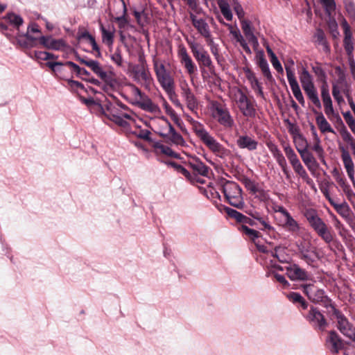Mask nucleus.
I'll use <instances>...</instances> for the list:
<instances>
[{
  "instance_id": "1",
  "label": "nucleus",
  "mask_w": 355,
  "mask_h": 355,
  "mask_svg": "<svg viewBox=\"0 0 355 355\" xmlns=\"http://www.w3.org/2000/svg\"><path fill=\"white\" fill-rule=\"evenodd\" d=\"M304 216L309 226L326 244L329 245L334 241L336 238L334 230L319 216L315 209H306Z\"/></svg>"
},
{
  "instance_id": "2",
  "label": "nucleus",
  "mask_w": 355,
  "mask_h": 355,
  "mask_svg": "<svg viewBox=\"0 0 355 355\" xmlns=\"http://www.w3.org/2000/svg\"><path fill=\"white\" fill-rule=\"evenodd\" d=\"M192 128L200 141L217 157L224 159L227 157L230 151L220 144L205 128L200 122L192 119L191 121Z\"/></svg>"
},
{
  "instance_id": "3",
  "label": "nucleus",
  "mask_w": 355,
  "mask_h": 355,
  "mask_svg": "<svg viewBox=\"0 0 355 355\" xmlns=\"http://www.w3.org/2000/svg\"><path fill=\"white\" fill-rule=\"evenodd\" d=\"M153 68L157 81L170 96L171 99H172V96L175 95V81L173 76L166 69L165 65L157 60H153Z\"/></svg>"
},
{
  "instance_id": "4",
  "label": "nucleus",
  "mask_w": 355,
  "mask_h": 355,
  "mask_svg": "<svg viewBox=\"0 0 355 355\" xmlns=\"http://www.w3.org/2000/svg\"><path fill=\"white\" fill-rule=\"evenodd\" d=\"M222 192L225 201L232 207L238 209H242L244 207L242 189L236 182L227 181L222 187Z\"/></svg>"
},
{
  "instance_id": "5",
  "label": "nucleus",
  "mask_w": 355,
  "mask_h": 355,
  "mask_svg": "<svg viewBox=\"0 0 355 355\" xmlns=\"http://www.w3.org/2000/svg\"><path fill=\"white\" fill-rule=\"evenodd\" d=\"M300 80L302 84V89L306 94L309 99L318 109L322 107L320 101L318 97V92L313 82V78L306 68H302L300 73Z\"/></svg>"
},
{
  "instance_id": "6",
  "label": "nucleus",
  "mask_w": 355,
  "mask_h": 355,
  "mask_svg": "<svg viewBox=\"0 0 355 355\" xmlns=\"http://www.w3.org/2000/svg\"><path fill=\"white\" fill-rule=\"evenodd\" d=\"M211 116L225 130H231L235 125L228 108L218 102L212 103Z\"/></svg>"
},
{
  "instance_id": "7",
  "label": "nucleus",
  "mask_w": 355,
  "mask_h": 355,
  "mask_svg": "<svg viewBox=\"0 0 355 355\" xmlns=\"http://www.w3.org/2000/svg\"><path fill=\"white\" fill-rule=\"evenodd\" d=\"M187 42L193 57L198 62L200 68L202 69L203 68L207 67L210 71L213 70L214 66L211 57L203 46L189 39H187Z\"/></svg>"
},
{
  "instance_id": "8",
  "label": "nucleus",
  "mask_w": 355,
  "mask_h": 355,
  "mask_svg": "<svg viewBox=\"0 0 355 355\" xmlns=\"http://www.w3.org/2000/svg\"><path fill=\"white\" fill-rule=\"evenodd\" d=\"M304 318L311 327L317 332H323L327 328L329 323L318 307L311 306L305 313H302Z\"/></svg>"
},
{
  "instance_id": "9",
  "label": "nucleus",
  "mask_w": 355,
  "mask_h": 355,
  "mask_svg": "<svg viewBox=\"0 0 355 355\" xmlns=\"http://www.w3.org/2000/svg\"><path fill=\"white\" fill-rule=\"evenodd\" d=\"M236 103L242 114L247 118H254L257 114L256 102L252 96H248L239 89Z\"/></svg>"
},
{
  "instance_id": "10",
  "label": "nucleus",
  "mask_w": 355,
  "mask_h": 355,
  "mask_svg": "<svg viewBox=\"0 0 355 355\" xmlns=\"http://www.w3.org/2000/svg\"><path fill=\"white\" fill-rule=\"evenodd\" d=\"M189 18L191 21L192 25L197 30L198 33L205 39V40L213 37L209 25V24H214L213 17L209 16L198 17L193 12H189Z\"/></svg>"
},
{
  "instance_id": "11",
  "label": "nucleus",
  "mask_w": 355,
  "mask_h": 355,
  "mask_svg": "<svg viewBox=\"0 0 355 355\" xmlns=\"http://www.w3.org/2000/svg\"><path fill=\"white\" fill-rule=\"evenodd\" d=\"M275 211L282 215L279 225L292 235H298L301 229L300 225L293 218L288 210L283 206H279Z\"/></svg>"
},
{
  "instance_id": "12",
  "label": "nucleus",
  "mask_w": 355,
  "mask_h": 355,
  "mask_svg": "<svg viewBox=\"0 0 355 355\" xmlns=\"http://www.w3.org/2000/svg\"><path fill=\"white\" fill-rule=\"evenodd\" d=\"M132 78L134 80L144 87L146 89H150L153 83V78L149 71L148 67L137 65L132 70Z\"/></svg>"
},
{
  "instance_id": "13",
  "label": "nucleus",
  "mask_w": 355,
  "mask_h": 355,
  "mask_svg": "<svg viewBox=\"0 0 355 355\" xmlns=\"http://www.w3.org/2000/svg\"><path fill=\"white\" fill-rule=\"evenodd\" d=\"M310 281L311 282L302 284L300 288L311 302L315 304L320 303L324 297L325 291L316 284L315 280L312 279Z\"/></svg>"
},
{
  "instance_id": "14",
  "label": "nucleus",
  "mask_w": 355,
  "mask_h": 355,
  "mask_svg": "<svg viewBox=\"0 0 355 355\" xmlns=\"http://www.w3.org/2000/svg\"><path fill=\"white\" fill-rule=\"evenodd\" d=\"M126 110L128 107L125 104L116 101V105L107 117L118 125L125 128L128 125L125 119H132L130 114L123 112V110Z\"/></svg>"
},
{
  "instance_id": "15",
  "label": "nucleus",
  "mask_w": 355,
  "mask_h": 355,
  "mask_svg": "<svg viewBox=\"0 0 355 355\" xmlns=\"http://www.w3.org/2000/svg\"><path fill=\"white\" fill-rule=\"evenodd\" d=\"M324 345L331 354H338L344 349L345 341L335 330H331L327 332Z\"/></svg>"
},
{
  "instance_id": "16",
  "label": "nucleus",
  "mask_w": 355,
  "mask_h": 355,
  "mask_svg": "<svg viewBox=\"0 0 355 355\" xmlns=\"http://www.w3.org/2000/svg\"><path fill=\"white\" fill-rule=\"evenodd\" d=\"M286 270L288 278L292 281L305 282L312 280V275L296 263H292L286 266Z\"/></svg>"
},
{
  "instance_id": "17",
  "label": "nucleus",
  "mask_w": 355,
  "mask_h": 355,
  "mask_svg": "<svg viewBox=\"0 0 355 355\" xmlns=\"http://www.w3.org/2000/svg\"><path fill=\"white\" fill-rule=\"evenodd\" d=\"M266 146L272 153L273 157L276 159V162L278 163L279 166L281 167L283 173L286 175V179L290 180L291 175L288 170L286 159L282 153L281 150L279 149L278 146L271 141H267Z\"/></svg>"
},
{
  "instance_id": "18",
  "label": "nucleus",
  "mask_w": 355,
  "mask_h": 355,
  "mask_svg": "<svg viewBox=\"0 0 355 355\" xmlns=\"http://www.w3.org/2000/svg\"><path fill=\"white\" fill-rule=\"evenodd\" d=\"M178 56L180 63L184 66L187 72L190 75H193L197 71V67L189 55L186 47L183 44L178 46Z\"/></svg>"
},
{
  "instance_id": "19",
  "label": "nucleus",
  "mask_w": 355,
  "mask_h": 355,
  "mask_svg": "<svg viewBox=\"0 0 355 355\" xmlns=\"http://www.w3.org/2000/svg\"><path fill=\"white\" fill-rule=\"evenodd\" d=\"M285 69L286 71L287 79L293 94L300 104L304 107L305 105V101L300 88L299 84L295 76V73L293 69L287 65L285 66Z\"/></svg>"
},
{
  "instance_id": "20",
  "label": "nucleus",
  "mask_w": 355,
  "mask_h": 355,
  "mask_svg": "<svg viewBox=\"0 0 355 355\" xmlns=\"http://www.w3.org/2000/svg\"><path fill=\"white\" fill-rule=\"evenodd\" d=\"M187 165L192 171L193 175L207 177L210 168L205 165L198 157H193L189 159Z\"/></svg>"
},
{
  "instance_id": "21",
  "label": "nucleus",
  "mask_w": 355,
  "mask_h": 355,
  "mask_svg": "<svg viewBox=\"0 0 355 355\" xmlns=\"http://www.w3.org/2000/svg\"><path fill=\"white\" fill-rule=\"evenodd\" d=\"M336 327L338 330L347 338L355 341V327L351 324L343 314L336 320Z\"/></svg>"
},
{
  "instance_id": "22",
  "label": "nucleus",
  "mask_w": 355,
  "mask_h": 355,
  "mask_svg": "<svg viewBox=\"0 0 355 355\" xmlns=\"http://www.w3.org/2000/svg\"><path fill=\"white\" fill-rule=\"evenodd\" d=\"M224 211L229 218L234 219L237 223L245 225H249L252 227H257V222L252 218H249L235 209L225 207Z\"/></svg>"
},
{
  "instance_id": "23",
  "label": "nucleus",
  "mask_w": 355,
  "mask_h": 355,
  "mask_svg": "<svg viewBox=\"0 0 355 355\" xmlns=\"http://www.w3.org/2000/svg\"><path fill=\"white\" fill-rule=\"evenodd\" d=\"M341 151V158L346 169L348 177L352 182L353 184L355 185V178H354V164L352 159L350 156L349 153L343 147L340 148Z\"/></svg>"
},
{
  "instance_id": "24",
  "label": "nucleus",
  "mask_w": 355,
  "mask_h": 355,
  "mask_svg": "<svg viewBox=\"0 0 355 355\" xmlns=\"http://www.w3.org/2000/svg\"><path fill=\"white\" fill-rule=\"evenodd\" d=\"M333 176L336 179L338 184L342 188L343 192L346 195L347 199L351 200V199L354 196V193L350 185L347 182L346 178L342 173H340L337 169H334L332 172Z\"/></svg>"
},
{
  "instance_id": "25",
  "label": "nucleus",
  "mask_w": 355,
  "mask_h": 355,
  "mask_svg": "<svg viewBox=\"0 0 355 355\" xmlns=\"http://www.w3.org/2000/svg\"><path fill=\"white\" fill-rule=\"evenodd\" d=\"M321 97L324 104V112L327 117H331V114L334 113V110L327 82H324L321 87Z\"/></svg>"
},
{
  "instance_id": "26",
  "label": "nucleus",
  "mask_w": 355,
  "mask_h": 355,
  "mask_svg": "<svg viewBox=\"0 0 355 355\" xmlns=\"http://www.w3.org/2000/svg\"><path fill=\"white\" fill-rule=\"evenodd\" d=\"M258 141L248 135H239L236 139V145L241 149H247L254 151L257 149Z\"/></svg>"
},
{
  "instance_id": "27",
  "label": "nucleus",
  "mask_w": 355,
  "mask_h": 355,
  "mask_svg": "<svg viewBox=\"0 0 355 355\" xmlns=\"http://www.w3.org/2000/svg\"><path fill=\"white\" fill-rule=\"evenodd\" d=\"M115 5H117L122 9V14L121 16L114 17V21L118 24L120 29L125 28L129 23L128 17L127 15V7L123 0H115Z\"/></svg>"
},
{
  "instance_id": "28",
  "label": "nucleus",
  "mask_w": 355,
  "mask_h": 355,
  "mask_svg": "<svg viewBox=\"0 0 355 355\" xmlns=\"http://www.w3.org/2000/svg\"><path fill=\"white\" fill-rule=\"evenodd\" d=\"M39 42L48 49L60 50L65 46L62 40H55L51 36H42L39 38Z\"/></svg>"
},
{
  "instance_id": "29",
  "label": "nucleus",
  "mask_w": 355,
  "mask_h": 355,
  "mask_svg": "<svg viewBox=\"0 0 355 355\" xmlns=\"http://www.w3.org/2000/svg\"><path fill=\"white\" fill-rule=\"evenodd\" d=\"M249 214L255 221L257 220L261 226L259 227L261 230L266 232L268 234L275 232L274 227L270 224L267 216H261V214L257 211L249 213Z\"/></svg>"
},
{
  "instance_id": "30",
  "label": "nucleus",
  "mask_w": 355,
  "mask_h": 355,
  "mask_svg": "<svg viewBox=\"0 0 355 355\" xmlns=\"http://www.w3.org/2000/svg\"><path fill=\"white\" fill-rule=\"evenodd\" d=\"M136 104L143 110L151 113L160 112L159 106L155 104L152 100L146 94L139 100L136 102Z\"/></svg>"
},
{
  "instance_id": "31",
  "label": "nucleus",
  "mask_w": 355,
  "mask_h": 355,
  "mask_svg": "<svg viewBox=\"0 0 355 355\" xmlns=\"http://www.w3.org/2000/svg\"><path fill=\"white\" fill-rule=\"evenodd\" d=\"M162 119L166 121L168 130V132L166 134H161V135L163 137H169L172 142H173L175 144L180 145L182 144L184 141L182 137V136L176 132L174 127L172 125V124L168 121V119L165 117H162Z\"/></svg>"
},
{
  "instance_id": "32",
  "label": "nucleus",
  "mask_w": 355,
  "mask_h": 355,
  "mask_svg": "<svg viewBox=\"0 0 355 355\" xmlns=\"http://www.w3.org/2000/svg\"><path fill=\"white\" fill-rule=\"evenodd\" d=\"M241 28L248 42L253 45H258V40L253 33L250 21L245 19L241 21Z\"/></svg>"
},
{
  "instance_id": "33",
  "label": "nucleus",
  "mask_w": 355,
  "mask_h": 355,
  "mask_svg": "<svg viewBox=\"0 0 355 355\" xmlns=\"http://www.w3.org/2000/svg\"><path fill=\"white\" fill-rule=\"evenodd\" d=\"M313 112L314 114H315L317 115L315 117V121H316L319 130L321 131V132H322V133H325V132L335 133L334 130L331 127L330 124L327 121V119L324 118V116L322 112H318L314 109H313Z\"/></svg>"
},
{
  "instance_id": "34",
  "label": "nucleus",
  "mask_w": 355,
  "mask_h": 355,
  "mask_svg": "<svg viewBox=\"0 0 355 355\" xmlns=\"http://www.w3.org/2000/svg\"><path fill=\"white\" fill-rule=\"evenodd\" d=\"M344 34L343 45L346 53L347 55L352 54L354 50L353 37L349 26L347 23L345 24Z\"/></svg>"
},
{
  "instance_id": "35",
  "label": "nucleus",
  "mask_w": 355,
  "mask_h": 355,
  "mask_svg": "<svg viewBox=\"0 0 355 355\" xmlns=\"http://www.w3.org/2000/svg\"><path fill=\"white\" fill-rule=\"evenodd\" d=\"M182 96L184 98L187 107L191 110L194 111L197 110L198 108V103L197 100L194 96V94L192 93L190 88H189L187 86L182 88Z\"/></svg>"
},
{
  "instance_id": "36",
  "label": "nucleus",
  "mask_w": 355,
  "mask_h": 355,
  "mask_svg": "<svg viewBox=\"0 0 355 355\" xmlns=\"http://www.w3.org/2000/svg\"><path fill=\"white\" fill-rule=\"evenodd\" d=\"M257 64L261 69L263 75L268 80H270L272 79V76L270 73L269 66L266 59L264 57V55L262 52L258 53L256 55Z\"/></svg>"
},
{
  "instance_id": "37",
  "label": "nucleus",
  "mask_w": 355,
  "mask_h": 355,
  "mask_svg": "<svg viewBox=\"0 0 355 355\" xmlns=\"http://www.w3.org/2000/svg\"><path fill=\"white\" fill-rule=\"evenodd\" d=\"M238 230L254 243H255L256 240L261 236L259 231L251 229L245 225H240L238 227Z\"/></svg>"
},
{
  "instance_id": "38",
  "label": "nucleus",
  "mask_w": 355,
  "mask_h": 355,
  "mask_svg": "<svg viewBox=\"0 0 355 355\" xmlns=\"http://www.w3.org/2000/svg\"><path fill=\"white\" fill-rule=\"evenodd\" d=\"M283 148L285 155L293 168L301 163L297 154L288 144L283 145Z\"/></svg>"
},
{
  "instance_id": "39",
  "label": "nucleus",
  "mask_w": 355,
  "mask_h": 355,
  "mask_svg": "<svg viewBox=\"0 0 355 355\" xmlns=\"http://www.w3.org/2000/svg\"><path fill=\"white\" fill-rule=\"evenodd\" d=\"M336 87L339 93L343 92L346 96L349 95V89L345 80V76L343 72H340L336 83L333 85L332 88Z\"/></svg>"
},
{
  "instance_id": "40",
  "label": "nucleus",
  "mask_w": 355,
  "mask_h": 355,
  "mask_svg": "<svg viewBox=\"0 0 355 355\" xmlns=\"http://www.w3.org/2000/svg\"><path fill=\"white\" fill-rule=\"evenodd\" d=\"M330 205L336 209L339 215L343 218H347L350 214V208L346 202H343L341 204H338L334 200Z\"/></svg>"
},
{
  "instance_id": "41",
  "label": "nucleus",
  "mask_w": 355,
  "mask_h": 355,
  "mask_svg": "<svg viewBox=\"0 0 355 355\" xmlns=\"http://www.w3.org/2000/svg\"><path fill=\"white\" fill-rule=\"evenodd\" d=\"M87 67H89L101 79L105 80L107 79V74L102 69L98 61L91 60L89 63H87Z\"/></svg>"
},
{
  "instance_id": "42",
  "label": "nucleus",
  "mask_w": 355,
  "mask_h": 355,
  "mask_svg": "<svg viewBox=\"0 0 355 355\" xmlns=\"http://www.w3.org/2000/svg\"><path fill=\"white\" fill-rule=\"evenodd\" d=\"M272 255L281 263H287L289 259L288 254L286 253V248L282 246L275 247Z\"/></svg>"
},
{
  "instance_id": "43",
  "label": "nucleus",
  "mask_w": 355,
  "mask_h": 355,
  "mask_svg": "<svg viewBox=\"0 0 355 355\" xmlns=\"http://www.w3.org/2000/svg\"><path fill=\"white\" fill-rule=\"evenodd\" d=\"M314 38L315 39V42L319 45L323 46L325 51H329V45L326 40V36L324 32L320 29L318 28L314 34Z\"/></svg>"
},
{
  "instance_id": "44",
  "label": "nucleus",
  "mask_w": 355,
  "mask_h": 355,
  "mask_svg": "<svg viewBox=\"0 0 355 355\" xmlns=\"http://www.w3.org/2000/svg\"><path fill=\"white\" fill-rule=\"evenodd\" d=\"M154 146L157 153H161L171 157H178V154L173 151L172 149L167 146L160 143H156Z\"/></svg>"
},
{
  "instance_id": "45",
  "label": "nucleus",
  "mask_w": 355,
  "mask_h": 355,
  "mask_svg": "<svg viewBox=\"0 0 355 355\" xmlns=\"http://www.w3.org/2000/svg\"><path fill=\"white\" fill-rule=\"evenodd\" d=\"M298 255L300 259L304 260L308 265H312L314 259L309 254V250L303 245L298 247Z\"/></svg>"
},
{
  "instance_id": "46",
  "label": "nucleus",
  "mask_w": 355,
  "mask_h": 355,
  "mask_svg": "<svg viewBox=\"0 0 355 355\" xmlns=\"http://www.w3.org/2000/svg\"><path fill=\"white\" fill-rule=\"evenodd\" d=\"M299 154L305 164V165L309 168L311 165L316 163L315 159L313 154L307 149L305 150H300Z\"/></svg>"
},
{
  "instance_id": "47",
  "label": "nucleus",
  "mask_w": 355,
  "mask_h": 355,
  "mask_svg": "<svg viewBox=\"0 0 355 355\" xmlns=\"http://www.w3.org/2000/svg\"><path fill=\"white\" fill-rule=\"evenodd\" d=\"M4 19H7L10 24L13 25L17 30L24 22L23 19L19 15L13 12L8 13L4 17Z\"/></svg>"
},
{
  "instance_id": "48",
  "label": "nucleus",
  "mask_w": 355,
  "mask_h": 355,
  "mask_svg": "<svg viewBox=\"0 0 355 355\" xmlns=\"http://www.w3.org/2000/svg\"><path fill=\"white\" fill-rule=\"evenodd\" d=\"M294 142L298 153H300V150L304 151L308 149V141L302 135H298V136L295 138Z\"/></svg>"
},
{
  "instance_id": "49",
  "label": "nucleus",
  "mask_w": 355,
  "mask_h": 355,
  "mask_svg": "<svg viewBox=\"0 0 355 355\" xmlns=\"http://www.w3.org/2000/svg\"><path fill=\"white\" fill-rule=\"evenodd\" d=\"M112 61L118 67H123V59L122 58L121 49L120 47H116L114 52L111 55Z\"/></svg>"
},
{
  "instance_id": "50",
  "label": "nucleus",
  "mask_w": 355,
  "mask_h": 355,
  "mask_svg": "<svg viewBox=\"0 0 355 355\" xmlns=\"http://www.w3.org/2000/svg\"><path fill=\"white\" fill-rule=\"evenodd\" d=\"M102 40L107 46H111L114 43V33L102 28Z\"/></svg>"
},
{
  "instance_id": "51",
  "label": "nucleus",
  "mask_w": 355,
  "mask_h": 355,
  "mask_svg": "<svg viewBox=\"0 0 355 355\" xmlns=\"http://www.w3.org/2000/svg\"><path fill=\"white\" fill-rule=\"evenodd\" d=\"M189 8L191 10L193 14H200L202 12V9L199 5L198 0H183Z\"/></svg>"
},
{
  "instance_id": "52",
  "label": "nucleus",
  "mask_w": 355,
  "mask_h": 355,
  "mask_svg": "<svg viewBox=\"0 0 355 355\" xmlns=\"http://www.w3.org/2000/svg\"><path fill=\"white\" fill-rule=\"evenodd\" d=\"M219 8L224 17L227 21H231L232 19V14L228 3L226 2L219 3Z\"/></svg>"
},
{
  "instance_id": "53",
  "label": "nucleus",
  "mask_w": 355,
  "mask_h": 355,
  "mask_svg": "<svg viewBox=\"0 0 355 355\" xmlns=\"http://www.w3.org/2000/svg\"><path fill=\"white\" fill-rule=\"evenodd\" d=\"M344 119L350 128L351 131L355 135V119L349 111L343 113Z\"/></svg>"
},
{
  "instance_id": "54",
  "label": "nucleus",
  "mask_w": 355,
  "mask_h": 355,
  "mask_svg": "<svg viewBox=\"0 0 355 355\" xmlns=\"http://www.w3.org/2000/svg\"><path fill=\"white\" fill-rule=\"evenodd\" d=\"M243 71L245 73V78L250 83L251 86L253 84L257 85L258 79L257 78L255 73L254 71L248 67H245L243 68Z\"/></svg>"
},
{
  "instance_id": "55",
  "label": "nucleus",
  "mask_w": 355,
  "mask_h": 355,
  "mask_svg": "<svg viewBox=\"0 0 355 355\" xmlns=\"http://www.w3.org/2000/svg\"><path fill=\"white\" fill-rule=\"evenodd\" d=\"M207 44L209 46L211 53L214 55L215 58L218 60L220 56L219 55V49L218 44H215L214 41V37H211L207 40H205Z\"/></svg>"
},
{
  "instance_id": "56",
  "label": "nucleus",
  "mask_w": 355,
  "mask_h": 355,
  "mask_svg": "<svg viewBox=\"0 0 355 355\" xmlns=\"http://www.w3.org/2000/svg\"><path fill=\"white\" fill-rule=\"evenodd\" d=\"M321 3L328 15H331V13L335 11L336 3L334 0H321Z\"/></svg>"
},
{
  "instance_id": "57",
  "label": "nucleus",
  "mask_w": 355,
  "mask_h": 355,
  "mask_svg": "<svg viewBox=\"0 0 355 355\" xmlns=\"http://www.w3.org/2000/svg\"><path fill=\"white\" fill-rule=\"evenodd\" d=\"M340 135L343 137V139L347 142L350 147H354L355 139L352 136V135L349 132V131L346 129L345 126L343 128V130L340 132Z\"/></svg>"
},
{
  "instance_id": "58",
  "label": "nucleus",
  "mask_w": 355,
  "mask_h": 355,
  "mask_svg": "<svg viewBox=\"0 0 355 355\" xmlns=\"http://www.w3.org/2000/svg\"><path fill=\"white\" fill-rule=\"evenodd\" d=\"M312 71L318 79L320 80H324V83L326 82V73L319 63H316L315 65L312 66Z\"/></svg>"
},
{
  "instance_id": "59",
  "label": "nucleus",
  "mask_w": 355,
  "mask_h": 355,
  "mask_svg": "<svg viewBox=\"0 0 355 355\" xmlns=\"http://www.w3.org/2000/svg\"><path fill=\"white\" fill-rule=\"evenodd\" d=\"M169 164L171 165L174 168H175L177 171L184 175L187 179L191 180H192V175L184 167L173 162H170Z\"/></svg>"
},
{
  "instance_id": "60",
  "label": "nucleus",
  "mask_w": 355,
  "mask_h": 355,
  "mask_svg": "<svg viewBox=\"0 0 355 355\" xmlns=\"http://www.w3.org/2000/svg\"><path fill=\"white\" fill-rule=\"evenodd\" d=\"M93 37L85 28H79L76 38L78 41L85 40L89 42Z\"/></svg>"
},
{
  "instance_id": "61",
  "label": "nucleus",
  "mask_w": 355,
  "mask_h": 355,
  "mask_svg": "<svg viewBox=\"0 0 355 355\" xmlns=\"http://www.w3.org/2000/svg\"><path fill=\"white\" fill-rule=\"evenodd\" d=\"M331 184H333L332 182H324L320 187V191L325 197V198L329 201V203L334 201L332 198L330 196L329 187Z\"/></svg>"
},
{
  "instance_id": "62",
  "label": "nucleus",
  "mask_w": 355,
  "mask_h": 355,
  "mask_svg": "<svg viewBox=\"0 0 355 355\" xmlns=\"http://www.w3.org/2000/svg\"><path fill=\"white\" fill-rule=\"evenodd\" d=\"M128 86L130 87L132 94L137 101H139L145 95V94L134 84L130 83Z\"/></svg>"
},
{
  "instance_id": "63",
  "label": "nucleus",
  "mask_w": 355,
  "mask_h": 355,
  "mask_svg": "<svg viewBox=\"0 0 355 355\" xmlns=\"http://www.w3.org/2000/svg\"><path fill=\"white\" fill-rule=\"evenodd\" d=\"M116 105V101L115 103H112L110 101H105L101 109L104 113V114L107 116L110 112L112 111V110L114 108L115 105Z\"/></svg>"
},
{
  "instance_id": "64",
  "label": "nucleus",
  "mask_w": 355,
  "mask_h": 355,
  "mask_svg": "<svg viewBox=\"0 0 355 355\" xmlns=\"http://www.w3.org/2000/svg\"><path fill=\"white\" fill-rule=\"evenodd\" d=\"M345 6L349 16L355 19V4L351 1H346Z\"/></svg>"
}]
</instances>
